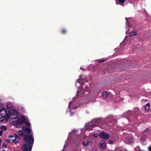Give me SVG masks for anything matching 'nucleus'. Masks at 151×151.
<instances>
[{"label": "nucleus", "instance_id": "nucleus-5", "mask_svg": "<svg viewBox=\"0 0 151 151\" xmlns=\"http://www.w3.org/2000/svg\"><path fill=\"white\" fill-rule=\"evenodd\" d=\"M100 137L104 139H107L109 138V135L104 132H101L99 134Z\"/></svg>", "mask_w": 151, "mask_h": 151}, {"label": "nucleus", "instance_id": "nucleus-33", "mask_svg": "<svg viewBox=\"0 0 151 151\" xmlns=\"http://www.w3.org/2000/svg\"><path fill=\"white\" fill-rule=\"evenodd\" d=\"M1 139H0V144L1 143Z\"/></svg>", "mask_w": 151, "mask_h": 151}, {"label": "nucleus", "instance_id": "nucleus-18", "mask_svg": "<svg viewBox=\"0 0 151 151\" xmlns=\"http://www.w3.org/2000/svg\"><path fill=\"white\" fill-rule=\"evenodd\" d=\"M127 141L128 143H131L133 141V139L132 138H131L130 139H127Z\"/></svg>", "mask_w": 151, "mask_h": 151}, {"label": "nucleus", "instance_id": "nucleus-35", "mask_svg": "<svg viewBox=\"0 0 151 151\" xmlns=\"http://www.w3.org/2000/svg\"><path fill=\"white\" fill-rule=\"evenodd\" d=\"M2 151H5L4 150H2Z\"/></svg>", "mask_w": 151, "mask_h": 151}, {"label": "nucleus", "instance_id": "nucleus-13", "mask_svg": "<svg viewBox=\"0 0 151 151\" xmlns=\"http://www.w3.org/2000/svg\"><path fill=\"white\" fill-rule=\"evenodd\" d=\"M150 104H147L145 106V110L146 111H148L149 110V108L150 107Z\"/></svg>", "mask_w": 151, "mask_h": 151}, {"label": "nucleus", "instance_id": "nucleus-7", "mask_svg": "<svg viewBox=\"0 0 151 151\" xmlns=\"http://www.w3.org/2000/svg\"><path fill=\"white\" fill-rule=\"evenodd\" d=\"M93 127L94 125L92 122L88 123L86 125V128L87 129L91 130Z\"/></svg>", "mask_w": 151, "mask_h": 151}, {"label": "nucleus", "instance_id": "nucleus-1", "mask_svg": "<svg viewBox=\"0 0 151 151\" xmlns=\"http://www.w3.org/2000/svg\"><path fill=\"white\" fill-rule=\"evenodd\" d=\"M27 118L24 116H22L19 118L17 117H12L9 120L10 122L16 126L17 127H19L24 122L26 125L28 127L30 126V123L27 120Z\"/></svg>", "mask_w": 151, "mask_h": 151}, {"label": "nucleus", "instance_id": "nucleus-31", "mask_svg": "<svg viewBox=\"0 0 151 151\" xmlns=\"http://www.w3.org/2000/svg\"><path fill=\"white\" fill-rule=\"evenodd\" d=\"M74 114V113H71V115L72 116Z\"/></svg>", "mask_w": 151, "mask_h": 151}, {"label": "nucleus", "instance_id": "nucleus-28", "mask_svg": "<svg viewBox=\"0 0 151 151\" xmlns=\"http://www.w3.org/2000/svg\"><path fill=\"white\" fill-rule=\"evenodd\" d=\"M85 88L86 89H88V87L87 86H86L85 87Z\"/></svg>", "mask_w": 151, "mask_h": 151}, {"label": "nucleus", "instance_id": "nucleus-14", "mask_svg": "<svg viewBox=\"0 0 151 151\" xmlns=\"http://www.w3.org/2000/svg\"><path fill=\"white\" fill-rule=\"evenodd\" d=\"M81 76H81V75L80 76L79 79L77 80L76 83V86L77 85V83H81V84H82L83 83L82 82V80L81 79Z\"/></svg>", "mask_w": 151, "mask_h": 151}, {"label": "nucleus", "instance_id": "nucleus-19", "mask_svg": "<svg viewBox=\"0 0 151 151\" xmlns=\"http://www.w3.org/2000/svg\"><path fill=\"white\" fill-rule=\"evenodd\" d=\"M72 102H70L69 103V107L70 108H73V109H75V108H74L73 106H72Z\"/></svg>", "mask_w": 151, "mask_h": 151}, {"label": "nucleus", "instance_id": "nucleus-8", "mask_svg": "<svg viewBox=\"0 0 151 151\" xmlns=\"http://www.w3.org/2000/svg\"><path fill=\"white\" fill-rule=\"evenodd\" d=\"M9 115L10 116V117L12 116L16 115L17 116L16 117H17H17V114H18V112L17 110L13 109L12 110L11 113H10L9 112Z\"/></svg>", "mask_w": 151, "mask_h": 151}, {"label": "nucleus", "instance_id": "nucleus-25", "mask_svg": "<svg viewBox=\"0 0 151 151\" xmlns=\"http://www.w3.org/2000/svg\"><path fill=\"white\" fill-rule=\"evenodd\" d=\"M109 144H112L113 143V141L111 140L109 141Z\"/></svg>", "mask_w": 151, "mask_h": 151}, {"label": "nucleus", "instance_id": "nucleus-29", "mask_svg": "<svg viewBox=\"0 0 151 151\" xmlns=\"http://www.w3.org/2000/svg\"><path fill=\"white\" fill-rule=\"evenodd\" d=\"M148 148L149 150L151 151V147H149Z\"/></svg>", "mask_w": 151, "mask_h": 151}, {"label": "nucleus", "instance_id": "nucleus-32", "mask_svg": "<svg viewBox=\"0 0 151 151\" xmlns=\"http://www.w3.org/2000/svg\"><path fill=\"white\" fill-rule=\"evenodd\" d=\"M12 136L11 137V138H12V141H13V139H14V138H12Z\"/></svg>", "mask_w": 151, "mask_h": 151}, {"label": "nucleus", "instance_id": "nucleus-6", "mask_svg": "<svg viewBox=\"0 0 151 151\" xmlns=\"http://www.w3.org/2000/svg\"><path fill=\"white\" fill-rule=\"evenodd\" d=\"M12 137L13 138H14V139L12 141L15 144H17L19 142V139L20 138L19 136L16 135H15L12 136Z\"/></svg>", "mask_w": 151, "mask_h": 151}, {"label": "nucleus", "instance_id": "nucleus-34", "mask_svg": "<svg viewBox=\"0 0 151 151\" xmlns=\"http://www.w3.org/2000/svg\"><path fill=\"white\" fill-rule=\"evenodd\" d=\"M116 4H118L117 3V2H116Z\"/></svg>", "mask_w": 151, "mask_h": 151}, {"label": "nucleus", "instance_id": "nucleus-22", "mask_svg": "<svg viewBox=\"0 0 151 151\" xmlns=\"http://www.w3.org/2000/svg\"><path fill=\"white\" fill-rule=\"evenodd\" d=\"M105 60H106L104 59H102L101 60H99V63H102V62L105 61Z\"/></svg>", "mask_w": 151, "mask_h": 151}, {"label": "nucleus", "instance_id": "nucleus-4", "mask_svg": "<svg viewBox=\"0 0 151 151\" xmlns=\"http://www.w3.org/2000/svg\"><path fill=\"white\" fill-rule=\"evenodd\" d=\"M32 148V146L29 144H24L22 147V149L24 151H29L31 150Z\"/></svg>", "mask_w": 151, "mask_h": 151}, {"label": "nucleus", "instance_id": "nucleus-10", "mask_svg": "<svg viewBox=\"0 0 151 151\" xmlns=\"http://www.w3.org/2000/svg\"><path fill=\"white\" fill-rule=\"evenodd\" d=\"M84 91L83 89L81 87L78 88L77 95L78 96H82L84 93Z\"/></svg>", "mask_w": 151, "mask_h": 151}, {"label": "nucleus", "instance_id": "nucleus-24", "mask_svg": "<svg viewBox=\"0 0 151 151\" xmlns=\"http://www.w3.org/2000/svg\"><path fill=\"white\" fill-rule=\"evenodd\" d=\"M119 1L120 3H123L124 1V0H119Z\"/></svg>", "mask_w": 151, "mask_h": 151}, {"label": "nucleus", "instance_id": "nucleus-9", "mask_svg": "<svg viewBox=\"0 0 151 151\" xmlns=\"http://www.w3.org/2000/svg\"><path fill=\"white\" fill-rule=\"evenodd\" d=\"M99 147L101 149H104L106 148V144L104 141H102L100 142Z\"/></svg>", "mask_w": 151, "mask_h": 151}, {"label": "nucleus", "instance_id": "nucleus-20", "mask_svg": "<svg viewBox=\"0 0 151 151\" xmlns=\"http://www.w3.org/2000/svg\"><path fill=\"white\" fill-rule=\"evenodd\" d=\"M1 128L2 129L5 130H6L7 129L6 127L4 125H2L1 126Z\"/></svg>", "mask_w": 151, "mask_h": 151}, {"label": "nucleus", "instance_id": "nucleus-27", "mask_svg": "<svg viewBox=\"0 0 151 151\" xmlns=\"http://www.w3.org/2000/svg\"><path fill=\"white\" fill-rule=\"evenodd\" d=\"M2 131H0V136H1L2 134Z\"/></svg>", "mask_w": 151, "mask_h": 151}, {"label": "nucleus", "instance_id": "nucleus-11", "mask_svg": "<svg viewBox=\"0 0 151 151\" xmlns=\"http://www.w3.org/2000/svg\"><path fill=\"white\" fill-rule=\"evenodd\" d=\"M22 129L23 131L28 133H31V129L30 128H27L25 126H24L22 128Z\"/></svg>", "mask_w": 151, "mask_h": 151}, {"label": "nucleus", "instance_id": "nucleus-15", "mask_svg": "<svg viewBox=\"0 0 151 151\" xmlns=\"http://www.w3.org/2000/svg\"><path fill=\"white\" fill-rule=\"evenodd\" d=\"M137 34V33L135 32H132L129 33V36L130 37L132 36L133 35H136Z\"/></svg>", "mask_w": 151, "mask_h": 151}, {"label": "nucleus", "instance_id": "nucleus-21", "mask_svg": "<svg viewBox=\"0 0 151 151\" xmlns=\"http://www.w3.org/2000/svg\"><path fill=\"white\" fill-rule=\"evenodd\" d=\"M125 19H126V22H127V24H128V21H129V19H131V18H125Z\"/></svg>", "mask_w": 151, "mask_h": 151}, {"label": "nucleus", "instance_id": "nucleus-12", "mask_svg": "<svg viewBox=\"0 0 151 151\" xmlns=\"http://www.w3.org/2000/svg\"><path fill=\"white\" fill-rule=\"evenodd\" d=\"M103 97L104 98H106L108 96V93L106 91H103L102 93Z\"/></svg>", "mask_w": 151, "mask_h": 151}, {"label": "nucleus", "instance_id": "nucleus-3", "mask_svg": "<svg viewBox=\"0 0 151 151\" xmlns=\"http://www.w3.org/2000/svg\"><path fill=\"white\" fill-rule=\"evenodd\" d=\"M10 117L9 113H7L6 108H3L0 109V121H2L5 119H8Z\"/></svg>", "mask_w": 151, "mask_h": 151}, {"label": "nucleus", "instance_id": "nucleus-23", "mask_svg": "<svg viewBox=\"0 0 151 151\" xmlns=\"http://www.w3.org/2000/svg\"><path fill=\"white\" fill-rule=\"evenodd\" d=\"M100 134H93V136L95 137H97Z\"/></svg>", "mask_w": 151, "mask_h": 151}, {"label": "nucleus", "instance_id": "nucleus-17", "mask_svg": "<svg viewBox=\"0 0 151 151\" xmlns=\"http://www.w3.org/2000/svg\"><path fill=\"white\" fill-rule=\"evenodd\" d=\"M88 141L86 140L83 142V146H87L88 144Z\"/></svg>", "mask_w": 151, "mask_h": 151}, {"label": "nucleus", "instance_id": "nucleus-30", "mask_svg": "<svg viewBox=\"0 0 151 151\" xmlns=\"http://www.w3.org/2000/svg\"><path fill=\"white\" fill-rule=\"evenodd\" d=\"M65 30H64V29L62 31V32L63 33H65Z\"/></svg>", "mask_w": 151, "mask_h": 151}, {"label": "nucleus", "instance_id": "nucleus-16", "mask_svg": "<svg viewBox=\"0 0 151 151\" xmlns=\"http://www.w3.org/2000/svg\"><path fill=\"white\" fill-rule=\"evenodd\" d=\"M7 107L8 108V110L9 109H11L12 107V104L11 103H8L7 105Z\"/></svg>", "mask_w": 151, "mask_h": 151}, {"label": "nucleus", "instance_id": "nucleus-2", "mask_svg": "<svg viewBox=\"0 0 151 151\" xmlns=\"http://www.w3.org/2000/svg\"><path fill=\"white\" fill-rule=\"evenodd\" d=\"M18 134L23 137L25 141L29 143H33L34 142L33 136L32 135H25L24 132L20 130L18 132Z\"/></svg>", "mask_w": 151, "mask_h": 151}, {"label": "nucleus", "instance_id": "nucleus-26", "mask_svg": "<svg viewBox=\"0 0 151 151\" xmlns=\"http://www.w3.org/2000/svg\"><path fill=\"white\" fill-rule=\"evenodd\" d=\"M6 144H4L3 145V147H6Z\"/></svg>", "mask_w": 151, "mask_h": 151}]
</instances>
